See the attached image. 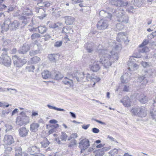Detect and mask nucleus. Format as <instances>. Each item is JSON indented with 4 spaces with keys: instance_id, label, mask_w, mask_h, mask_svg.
<instances>
[{
    "instance_id": "12",
    "label": "nucleus",
    "mask_w": 156,
    "mask_h": 156,
    "mask_svg": "<svg viewBox=\"0 0 156 156\" xmlns=\"http://www.w3.org/2000/svg\"><path fill=\"white\" fill-rule=\"evenodd\" d=\"M136 97L138 100L142 103L145 104L148 101V98L143 94H137Z\"/></svg>"
},
{
    "instance_id": "19",
    "label": "nucleus",
    "mask_w": 156,
    "mask_h": 156,
    "mask_svg": "<svg viewBox=\"0 0 156 156\" xmlns=\"http://www.w3.org/2000/svg\"><path fill=\"white\" fill-rule=\"evenodd\" d=\"M120 101L125 107H130L131 106L130 99L127 96H125Z\"/></svg>"
},
{
    "instance_id": "11",
    "label": "nucleus",
    "mask_w": 156,
    "mask_h": 156,
    "mask_svg": "<svg viewBox=\"0 0 156 156\" xmlns=\"http://www.w3.org/2000/svg\"><path fill=\"white\" fill-rule=\"evenodd\" d=\"M75 73L74 77H76L78 82L85 81L84 80L85 74L83 72H76Z\"/></svg>"
},
{
    "instance_id": "54",
    "label": "nucleus",
    "mask_w": 156,
    "mask_h": 156,
    "mask_svg": "<svg viewBox=\"0 0 156 156\" xmlns=\"http://www.w3.org/2000/svg\"><path fill=\"white\" fill-rule=\"evenodd\" d=\"M67 136L66 133L63 132H62V135L60 136V139L62 140H64L66 141L67 139Z\"/></svg>"
},
{
    "instance_id": "15",
    "label": "nucleus",
    "mask_w": 156,
    "mask_h": 156,
    "mask_svg": "<svg viewBox=\"0 0 156 156\" xmlns=\"http://www.w3.org/2000/svg\"><path fill=\"white\" fill-rule=\"evenodd\" d=\"M10 20L9 18L6 19L2 26V28L3 30L7 31L10 28Z\"/></svg>"
},
{
    "instance_id": "36",
    "label": "nucleus",
    "mask_w": 156,
    "mask_h": 156,
    "mask_svg": "<svg viewBox=\"0 0 156 156\" xmlns=\"http://www.w3.org/2000/svg\"><path fill=\"white\" fill-rule=\"evenodd\" d=\"M42 77L44 79H46L50 78L51 75L49 72L47 70H44L42 73Z\"/></svg>"
},
{
    "instance_id": "7",
    "label": "nucleus",
    "mask_w": 156,
    "mask_h": 156,
    "mask_svg": "<svg viewBox=\"0 0 156 156\" xmlns=\"http://www.w3.org/2000/svg\"><path fill=\"white\" fill-rule=\"evenodd\" d=\"M79 147L81 149V153L86 152L87 149L90 145L89 140L87 139H84L80 141L79 143Z\"/></svg>"
},
{
    "instance_id": "51",
    "label": "nucleus",
    "mask_w": 156,
    "mask_h": 156,
    "mask_svg": "<svg viewBox=\"0 0 156 156\" xmlns=\"http://www.w3.org/2000/svg\"><path fill=\"white\" fill-rule=\"evenodd\" d=\"M118 151V149L114 148L109 152L108 153L112 156H114L117 154Z\"/></svg>"
},
{
    "instance_id": "28",
    "label": "nucleus",
    "mask_w": 156,
    "mask_h": 156,
    "mask_svg": "<svg viewBox=\"0 0 156 156\" xmlns=\"http://www.w3.org/2000/svg\"><path fill=\"white\" fill-rule=\"evenodd\" d=\"M99 15L100 16L103 17L102 19H108V17L111 16V19L112 17V15L111 13L102 10L101 11L99 12Z\"/></svg>"
},
{
    "instance_id": "21",
    "label": "nucleus",
    "mask_w": 156,
    "mask_h": 156,
    "mask_svg": "<svg viewBox=\"0 0 156 156\" xmlns=\"http://www.w3.org/2000/svg\"><path fill=\"white\" fill-rule=\"evenodd\" d=\"M90 69L94 72H97L100 69V66L98 62H94L89 66Z\"/></svg>"
},
{
    "instance_id": "16",
    "label": "nucleus",
    "mask_w": 156,
    "mask_h": 156,
    "mask_svg": "<svg viewBox=\"0 0 156 156\" xmlns=\"http://www.w3.org/2000/svg\"><path fill=\"white\" fill-rule=\"evenodd\" d=\"M28 152L30 154L35 155L37 152L40 151V149L39 148L36 146H32L29 147L27 149Z\"/></svg>"
},
{
    "instance_id": "43",
    "label": "nucleus",
    "mask_w": 156,
    "mask_h": 156,
    "mask_svg": "<svg viewBox=\"0 0 156 156\" xmlns=\"http://www.w3.org/2000/svg\"><path fill=\"white\" fill-rule=\"evenodd\" d=\"M140 108L138 107H136L134 108H133L131 110V112L133 115H138L139 111L140 109Z\"/></svg>"
},
{
    "instance_id": "27",
    "label": "nucleus",
    "mask_w": 156,
    "mask_h": 156,
    "mask_svg": "<svg viewBox=\"0 0 156 156\" xmlns=\"http://www.w3.org/2000/svg\"><path fill=\"white\" fill-rule=\"evenodd\" d=\"M138 113V116L143 117H145L147 115V110L145 107H141L140 108V109Z\"/></svg>"
},
{
    "instance_id": "58",
    "label": "nucleus",
    "mask_w": 156,
    "mask_h": 156,
    "mask_svg": "<svg viewBox=\"0 0 156 156\" xmlns=\"http://www.w3.org/2000/svg\"><path fill=\"white\" fill-rule=\"evenodd\" d=\"M5 126L6 128L5 129V131L6 132L10 131V130H12L13 128V127L11 125L9 124H5Z\"/></svg>"
},
{
    "instance_id": "10",
    "label": "nucleus",
    "mask_w": 156,
    "mask_h": 156,
    "mask_svg": "<svg viewBox=\"0 0 156 156\" xmlns=\"http://www.w3.org/2000/svg\"><path fill=\"white\" fill-rule=\"evenodd\" d=\"M35 11L37 13H39L38 17L41 20L43 19L46 16L45 9L44 8L36 7L35 8Z\"/></svg>"
},
{
    "instance_id": "55",
    "label": "nucleus",
    "mask_w": 156,
    "mask_h": 156,
    "mask_svg": "<svg viewBox=\"0 0 156 156\" xmlns=\"http://www.w3.org/2000/svg\"><path fill=\"white\" fill-rule=\"evenodd\" d=\"M31 59L34 63H38L40 60V58L36 56L31 58Z\"/></svg>"
},
{
    "instance_id": "24",
    "label": "nucleus",
    "mask_w": 156,
    "mask_h": 156,
    "mask_svg": "<svg viewBox=\"0 0 156 156\" xmlns=\"http://www.w3.org/2000/svg\"><path fill=\"white\" fill-rule=\"evenodd\" d=\"M110 46L111 47H113L114 48L113 49L112 51H108V52H112L113 51L114 53H117L118 54V53L117 52H115L114 51L116 50V51L119 50V49L120 47L118 45H116L114 41H111L108 42ZM119 55V54H118Z\"/></svg>"
},
{
    "instance_id": "26",
    "label": "nucleus",
    "mask_w": 156,
    "mask_h": 156,
    "mask_svg": "<svg viewBox=\"0 0 156 156\" xmlns=\"http://www.w3.org/2000/svg\"><path fill=\"white\" fill-rule=\"evenodd\" d=\"M20 25V23L19 22L15 20L11 23L10 22V28L12 30H16L18 28Z\"/></svg>"
},
{
    "instance_id": "32",
    "label": "nucleus",
    "mask_w": 156,
    "mask_h": 156,
    "mask_svg": "<svg viewBox=\"0 0 156 156\" xmlns=\"http://www.w3.org/2000/svg\"><path fill=\"white\" fill-rule=\"evenodd\" d=\"M85 47L88 53H91L94 50V47L92 43H87L85 45Z\"/></svg>"
},
{
    "instance_id": "33",
    "label": "nucleus",
    "mask_w": 156,
    "mask_h": 156,
    "mask_svg": "<svg viewBox=\"0 0 156 156\" xmlns=\"http://www.w3.org/2000/svg\"><path fill=\"white\" fill-rule=\"evenodd\" d=\"M59 126L58 124L51 125L50 126L51 129L49 130L48 133L49 134L56 132L57 130V128H58Z\"/></svg>"
},
{
    "instance_id": "48",
    "label": "nucleus",
    "mask_w": 156,
    "mask_h": 156,
    "mask_svg": "<svg viewBox=\"0 0 156 156\" xmlns=\"http://www.w3.org/2000/svg\"><path fill=\"white\" fill-rule=\"evenodd\" d=\"M2 41L3 42L2 45L3 46H7L11 43V41L10 40H7L3 38L2 39Z\"/></svg>"
},
{
    "instance_id": "47",
    "label": "nucleus",
    "mask_w": 156,
    "mask_h": 156,
    "mask_svg": "<svg viewBox=\"0 0 156 156\" xmlns=\"http://www.w3.org/2000/svg\"><path fill=\"white\" fill-rule=\"evenodd\" d=\"M125 6H126V10H127L129 13H132L133 12L134 8L132 5H130L127 2V5Z\"/></svg>"
},
{
    "instance_id": "64",
    "label": "nucleus",
    "mask_w": 156,
    "mask_h": 156,
    "mask_svg": "<svg viewBox=\"0 0 156 156\" xmlns=\"http://www.w3.org/2000/svg\"><path fill=\"white\" fill-rule=\"evenodd\" d=\"M7 7L4 4H2L0 5V11H2L3 10H6Z\"/></svg>"
},
{
    "instance_id": "34",
    "label": "nucleus",
    "mask_w": 156,
    "mask_h": 156,
    "mask_svg": "<svg viewBox=\"0 0 156 156\" xmlns=\"http://www.w3.org/2000/svg\"><path fill=\"white\" fill-rule=\"evenodd\" d=\"M126 37L125 33L124 32L119 33L117 35L116 39L119 42H121L122 40V39Z\"/></svg>"
},
{
    "instance_id": "5",
    "label": "nucleus",
    "mask_w": 156,
    "mask_h": 156,
    "mask_svg": "<svg viewBox=\"0 0 156 156\" xmlns=\"http://www.w3.org/2000/svg\"><path fill=\"white\" fill-rule=\"evenodd\" d=\"M108 17V19H101L98 22L97 26L98 30H104L107 28L108 25V21L111 20V16Z\"/></svg>"
},
{
    "instance_id": "2",
    "label": "nucleus",
    "mask_w": 156,
    "mask_h": 156,
    "mask_svg": "<svg viewBox=\"0 0 156 156\" xmlns=\"http://www.w3.org/2000/svg\"><path fill=\"white\" fill-rule=\"evenodd\" d=\"M109 11L116 16L117 20L119 22L116 25L115 31H119L123 29L124 24L127 23L129 20L128 17L125 14L124 10L120 8L116 10L109 8Z\"/></svg>"
},
{
    "instance_id": "39",
    "label": "nucleus",
    "mask_w": 156,
    "mask_h": 156,
    "mask_svg": "<svg viewBox=\"0 0 156 156\" xmlns=\"http://www.w3.org/2000/svg\"><path fill=\"white\" fill-rule=\"evenodd\" d=\"M41 144L42 147L45 148L48 146L50 144V142L47 139L45 138L43 141L41 142Z\"/></svg>"
},
{
    "instance_id": "41",
    "label": "nucleus",
    "mask_w": 156,
    "mask_h": 156,
    "mask_svg": "<svg viewBox=\"0 0 156 156\" xmlns=\"http://www.w3.org/2000/svg\"><path fill=\"white\" fill-rule=\"evenodd\" d=\"M12 150V148L10 147H5L4 154L3 156H8Z\"/></svg>"
},
{
    "instance_id": "46",
    "label": "nucleus",
    "mask_w": 156,
    "mask_h": 156,
    "mask_svg": "<svg viewBox=\"0 0 156 156\" xmlns=\"http://www.w3.org/2000/svg\"><path fill=\"white\" fill-rule=\"evenodd\" d=\"M41 37V35L38 33H34L31 36V38L32 40L37 39L38 38Z\"/></svg>"
},
{
    "instance_id": "13",
    "label": "nucleus",
    "mask_w": 156,
    "mask_h": 156,
    "mask_svg": "<svg viewBox=\"0 0 156 156\" xmlns=\"http://www.w3.org/2000/svg\"><path fill=\"white\" fill-rule=\"evenodd\" d=\"M4 142L6 144L11 145L14 143V140L12 136L7 135L5 136Z\"/></svg>"
},
{
    "instance_id": "38",
    "label": "nucleus",
    "mask_w": 156,
    "mask_h": 156,
    "mask_svg": "<svg viewBox=\"0 0 156 156\" xmlns=\"http://www.w3.org/2000/svg\"><path fill=\"white\" fill-rule=\"evenodd\" d=\"M142 0H132L131 3L137 7H140L141 6Z\"/></svg>"
},
{
    "instance_id": "35",
    "label": "nucleus",
    "mask_w": 156,
    "mask_h": 156,
    "mask_svg": "<svg viewBox=\"0 0 156 156\" xmlns=\"http://www.w3.org/2000/svg\"><path fill=\"white\" fill-rule=\"evenodd\" d=\"M57 56H58V54H51L48 55V58L49 60L50 61L52 62H55L57 58Z\"/></svg>"
},
{
    "instance_id": "31",
    "label": "nucleus",
    "mask_w": 156,
    "mask_h": 156,
    "mask_svg": "<svg viewBox=\"0 0 156 156\" xmlns=\"http://www.w3.org/2000/svg\"><path fill=\"white\" fill-rule=\"evenodd\" d=\"M39 126L40 125L38 123H33L30 125V130L32 132H36L38 130Z\"/></svg>"
},
{
    "instance_id": "50",
    "label": "nucleus",
    "mask_w": 156,
    "mask_h": 156,
    "mask_svg": "<svg viewBox=\"0 0 156 156\" xmlns=\"http://www.w3.org/2000/svg\"><path fill=\"white\" fill-rule=\"evenodd\" d=\"M47 106L49 108L53 109L56 110L57 111H63V112L65 111V110L64 109H63L58 108L56 107L55 106H51L49 105H48Z\"/></svg>"
},
{
    "instance_id": "56",
    "label": "nucleus",
    "mask_w": 156,
    "mask_h": 156,
    "mask_svg": "<svg viewBox=\"0 0 156 156\" xmlns=\"http://www.w3.org/2000/svg\"><path fill=\"white\" fill-rule=\"evenodd\" d=\"M34 69L35 67L34 66L32 65L27 66L26 68V70L29 72H33Z\"/></svg>"
},
{
    "instance_id": "37",
    "label": "nucleus",
    "mask_w": 156,
    "mask_h": 156,
    "mask_svg": "<svg viewBox=\"0 0 156 156\" xmlns=\"http://www.w3.org/2000/svg\"><path fill=\"white\" fill-rule=\"evenodd\" d=\"M62 23L58 22L56 23L50 24L49 25V26L50 28H58V29H60V28H61V27H60L62 26Z\"/></svg>"
},
{
    "instance_id": "29",
    "label": "nucleus",
    "mask_w": 156,
    "mask_h": 156,
    "mask_svg": "<svg viewBox=\"0 0 156 156\" xmlns=\"http://www.w3.org/2000/svg\"><path fill=\"white\" fill-rule=\"evenodd\" d=\"M37 4L39 6L41 7H47L50 6V3L48 1L39 0L38 1Z\"/></svg>"
},
{
    "instance_id": "57",
    "label": "nucleus",
    "mask_w": 156,
    "mask_h": 156,
    "mask_svg": "<svg viewBox=\"0 0 156 156\" xmlns=\"http://www.w3.org/2000/svg\"><path fill=\"white\" fill-rule=\"evenodd\" d=\"M149 51V48L147 47H143L141 50L139 49L138 51L139 53L146 52Z\"/></svg>"
},
{
    "instance_id": "25",
    "label": "nucleus",
    "mask_w": 156,
    "mask_h": 156,
    "mask_svg": "<svg viewBox=\"0 0 156 156\" xmlns=\"http://www.w3.org/2000/svg\"><path fill=\"white\" fill-rule=\"evenodd\" d=\"M29 130L27 129L25 127H22L19 130V133L20 136L23 137L26 136Z\"/></svg>"
},
{
    "instance_id": "9",
    "label": "nucleus",
    "mask_w": 156,
    "mask_h": 156,
    "mask_svg": "<svg viewBox=\"0 0 156 156\" xmlns=\"http://www.w3.org/2000/svg\"><path fill=\"white\" fill-rule=\"evenodd\" d=\"M110 3L112 5L116 6H125L127 4V2L123 0H109Z\"/></svg>"
},
{
    "instance_id": "40",
    "label": "nucleus",
    "mask_w": 156,
    "mask_h": 156,
    "mask_svg": "<svg viewBox=\"0 0 156 156\" xmlns=\"http://www.w3.org/2000/svg\"><path fill=\"white\" fill-rule=\"evenodd\" d=\"M38 28L39 32L41 34L44 33L47 30V28L45 26H39Z\"/></svg>"
},
{
    "instance_id": "52",
    "label": "nucleus",
    "mask_w": 156,
    "mask_h": 156,
    "mask_svg": "<svg viewBox=\"0 0 156 156\" xmlns=\"http://www.w3.org/2000/svg\"><path fill=\"white\" fill-rule=\"evenodd\" d=\"M95 156H102L104 154L103 152L102 151L101 149H99L95 152Z\"/></svg>"
},
{
    "instance_id": "44",
    "label": "nucleus",
    "mask_w": 156,
    "mask_h": 156,
    "mask_svg": "<svg viewBox=\"0 0 156 156\" xmlns=\"http://www.w3.org/2000/svg\"><path fill=\"white\" fill-rule=\"evenodd\" d=\"M23 15H25L27 16H31L33 15L32 11L28 8H27L25 10L24 12L23 13Z\"/></svg>"
},
{
    "instance_id": "60",
    "label": "nucleus",
    "mask_w": 156,
    "mask_h": 156,
    "mask_svg": "<svg viewBox=\"0 0 156 156\" xmlns=\"http://www.w3.org/2000/svg\"><path fill=\"white\" fill-rule=\"evenodd\" d=\"M148 42L149 41L148 40H145L143 42L142 44L139 45V47L140 48L144 47L147 44Z\"/></svg>"
},
{
    "instance_id": "53",
    "label": "nucleus",
    "mask_w": 156,
    "mask_h": 156,
    "mask_svg": "<svg viewBox=\"0 0 156 156\" xmlns=\"http://www.w3.org/2000/svg\"><path fill=\"white\" fill-rule=\"evenodd\" d=\"M86 76H85L86 77V78L84 79V80H91L92 81H94L93 79H95L94 78L92 77L90 75L89 73H87L86 74H85Z\"/></svg>"
},
{
    "instance_id": "22",
    "label": "nucleus",
    "mask_w": 156,
    "mask_h": 156,
    "mask_svg": "<svg viewBox=\"0 0 156 156\" xmlns=\"http://www.w3.org/2000/svg\"><path fill=\"white\" fill-rule=\"evenodd\" d=\"M20 115H21L20 116L24 123L25 125H26L29 123L30 122L29 118L26 115L25 112H22L20 113Z\"/></svg>"
},
{
    "instance_id": "3",
    "label": "nucleus",
    "mask_w": 156,
    "mask_h": 156,
    "mask_svg": "<svg viewBox=\"0 0 156 156\" xmlns=\"http://www.w3.org/2000/svg\"><path fill=\"white\" fill-rule=\"evenodd\" d=\"M62 78V82L65 85L72 87L74 86L73 80L67 77H63V76L59 72L55 73L54 74V79L56 80H59Z\"/></svg>"
},
{
    "instance_id": "14",
    "label": "nucleus",
    "mask_w": 156,
    "mask_h": 156,
    "mask_svg": "<svg viewBox=\"0 0 156 156\" xmlns=\"http://www.w3.org/2000/svg\"><path fill=\"white\" fill-rule=\"evenodd\" d=\"M30 49L28 44H25L22 47L20 48L18 52L20 54H24L26 53Z\"/></svg>"
},
{
    "instance_id": "63",
    "label": "nucleus",
    "mask_w": 156,
    "mask_h": 156,
    "mask_svg": "<svg viewBox=\"0 0 156 156\" xmlns=\"http://www.w3.org/2000/svg\"><path fill=\"white\" fill-rule=\"evenodd\" d=\"M102 151L103 152L104 154L105 153V151H106L111 149V146L108 147H104L101 148Z\"/></svg>"
},
{
    "instance_id": "59",
    "label": "nucleus",
    "mask_w": 156,
    "mask_h": 156,
    "mask_svg": "<svg viewBox=\"0 0 156 156\" xmlns=\"http://www.w3.org/2000/svg\"><path fill=\"white\" fill-rule=\"evenodd\" d=\"M76 140L73 139L71 141L68 147H72L76 145Z\"/></svg>"
},
{
    "instance_id": "17",
    "label": "nucleus",
    "mask_w": 156,
    "mask_h": 156,
    "mask_svg": "<svg viewBox=\"0 0 156 156\" xmlns=\"http://www.w3.org/2000/svg\"><path fill=\"white\" fill-rule=\"evenodd\" d=\"M154 106L151 107L150 110V117L154 121H156V109L154 108Z\"/></svg>"
},
{
    "instance_id": "61",
    "label": "nucleus",
    "mask_w": 156,
    "mask_h": 156,
    "mask_svg": "<svg viewBox=\"0 0 156 156\" xmlns=\"http://www.w3.org/2000/svg\"><path fill=\"white\" fill-rule=\"evenodd\" d=\"M7 91H10V90H12V91H13L14 92H12V91H10V93L11 94H15L17 92V90L16 89H12L9 88H8L7 89H6Z\"/></svg>"
},
{
    "instance_id": "45",
    "label": "nucleus",
    "mask_w": 156,
    "mask_h": 156,
    "mask_svg": "<svg viewBox=\"0 0 156 156\" xmlns=\"http://www.w3.org/2000/svg\"><path fill=\"white\" fill-rule=\"evenodd\" d=\"M71 30V28L70 27L67 26H65L63 28L62 33H69Z\"/></svg>"
},
{
    "instance_id": "42",
    "label": "nucleus",
    "mask_w": 156,
    "mask_h": 156,
    "mask_svg": "<svg viewBox=\"0 0 156 156\" xmlns=\"http://www.w3.org/2000/svg\"><path fill=\"white\" fill-rule=\"evenodd\" d=\"M16 123L17 125L20 126L25 125L23 122L20 116H19L17 118Z\"/></svg>"
},
{
    "instance_id": "18",
    "label": "nucleus",
    "mask_w": 156,
    "mask_h": 156,
    "mask_svg": "<svg viewBox=\"0 0 156 156\" xmlns=\"http://www.w3.org/2000/svg\"><path fill=\"white\" fill-rule=\"evenodd\" d=\"M128 69L129 70H134L138 68V65L133 61L128 62Z\"/></svg>"
},
{
    "instance_id": "6",
    "label": "nucleus",
    "mask_w": 156,
    "mask_h": 156,
    "mask_svg": "<svg viewBox=\"0 0 156 156\" xmlns=\"http://www.w3.org/2000/svg\"><path fill=\"white\" fill-rule=\"evenodd\" d=\"M10 58L6 52L3 53L0 57V63L4 66H9L11 64Z\"/></svg>"
},
{
    "instance_id": "8",
    "label": "nucleus",
    "mask_w": 156,
    "mask_h": 156,
    "mask_svg": "<svg viewBox=\"0 0 156 156\" xmlns=\"http://www.w3.org/2000/svg\"><path fill=\"white\" fill-rule=\"evenodd\" d=\"M14 65L17 67H20L26 63L27 61L25 59H21L16 55L12 56Z\"/></svg>"
},
{
    "instance_id": "1",
    "label": "nucleus",
    "mask_w": 156,
    "mask_h": 156,
    "mask_svg": "<svg viewBox=\"0 0 156 156\" xmlns=\"http://www.w3.org/2000/svg\"><path fill=\"white\" fill-rule=\"evenodd\" d=\"M102 48V46L99 45L96 51L98 53L99 56V62L105 68H107L110 66L113 62L118 60V54L117 53H114L113 51L108 52L107 50L101 48Z\"/></svg>"
},
{
    "instance_id": "30",
    "label": "nucleus",
    "mask_w": 156,
    "mask_h": 156,
    "mask_svg": "<svg viewBox=\"0 0 156 156\" xmlns=\"http://www.w3.org/2000/svg\"><path fill=\"white\" fill-rule=\"evenodd\" d=\"M65 23L67 25H71L74 21V18L71 16H67L64 17Z\"/></svg>"
},
{
    "instance_id": "4",
    "label": "nucleus",
    "mask_w": 156,
    "mask_h": 156,
    "mask_svg": "<svg viewBox=\"0 0 156 156\" xmlns=\"http://www.w3.org/2000/svg\"><path fill=\"white\" fill-rule=\"evenodd\" d=\"M155 76V70L154 69L149 70L147 73L144 76L139 77V82L142 86H145L147 83L148 80L147 78L150 77H153Z\"/></svg>"
},
{
    "instance_id": "49",
    "label": "nucleus",
    "mask_w": 156,
    "mask_h": 156,
    "mask_svg": "<svg viewBox=\"0 0 156 156\" xmlns=\"http://www.w3.org/2000/svg\"><path fill=\"white\" fill-rule=\"evenodd\" d=\"M40 49L38 48L37 50H31L30 52V55L31 56H33L40 53Z\"/></svg>"
},
{
    "instance_id": "20",
    "label": "nucleus",
    "mask_w": 156,
    "mask_h": 156,
    "mask_svg": "<svg viewBox=\"0 0 156 156\" xmlns=\"http://www.w3.org/2000/svg\"><path fill=\"white\" fill-rule=\"evenodd\" d=\"M130 75L128 73H125L121 77V80L122 83H127L130 80Z\"/></svg>"
},
{
    "instance_id": "62",
    "label": "nucleus",
    "mask_w": 156,
    "mask_h": 156,
    "mask_svg": "<svg viewBox=\"0 0 156 156\" xmlns=\"http://www.w3.org/2000/svg\"><path fill=\"white\" fill-rule=\"evenodd\" d=\"M62 44V42L61 41H58L56 42L54 44V46L55 47H59L61 46Z\"/></svg>"
},
{
    "instance_id": "23",
    "label": "nucleus",
    "mask_w": 156,
    "mask_h": 156,
    "mask_svg": "<svg viewBox=\"0 0 156 156\" xmlns=\"http://www.w3.org/2000/svg\"><path fill=\"white\" fill-rule=\"evenodd\" d=\"M15 156H27V154L24 152H22V149L20 147H17L15 149Z\"/></svg>"
}]
</instances>
